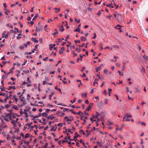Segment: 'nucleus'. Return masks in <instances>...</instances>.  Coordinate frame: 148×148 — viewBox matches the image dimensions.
Wrapping results in <instances>:
<instances>
[{"instance_id":"1","label":"nucleus","mask_w":148,"mask_h":148,"mask_svg":"<svg viewBox=\"0 0 148 148\" xmlns=\"http://www.w3.org/2000/svg\"><path fill=\"white\" fill-rule=\"evenodd\" d=\"M96 116L97 117V119L98 120H100L99 116H100L101 119H103L105 117V113L103 112H101L99 114L98 112H96Z\"/></svg>"},{"instance_id":"2","label":"nucleus","mask_w":148,"mask_h":148,"mask_svg":"<svg viewBox=\"0 0 148 148\" xmlns=\"http://www.w3.org/2000/svg\"><path fill=\"white\" fill-rule=\"evenodd\" d=\"M11 123L15 129L18 128V125L19 127L21 126V123L19 122H17V121H12Z\"/></svg>"},{"instance_id":"3","label":"nucleus","mask_w":148,"mask_h":148,"mask_svg":"<svg viewBox=\"0 0 148 148\" xmlns=\"http://www.w3.org/2000/svg\"><path fill=\"white\" fill-rule=\"evenodd\" d=\"M32 123H27L25 124V126L24 127L23 130L25 131L29 129L30 128V125H32Z\"/></svg>"},{"instance_id":"4","label":"nucleus","mask_w":148,"mask_h":148,"mask_svg":"<svg viewBox=\"0 0 148 148\" xmlns=\"http://www.w3.org/2000/svg\"><path fill=\"white\" fill-rule=\"evenodd\" d=\"M23 96V95L22 94H21L20 96L19 97V99H20V101H21L23 102V104L21 105V106H23L24 105H25V99L24 97H22Z\"/></svg>"},{"instance_id":"5","label":"nucleus","mask_w":148,"mask_h":148,"mask_svg":"<svg viewBox=\"0 0 148 148\" xmlns=\"http://www.w3.org/2000/svg\"><path fill=\"white\" fill-rule=\"evenodd\" d=\"M57 128V125L55 124L54 126H51L50 131L51 132H55Z\"/></svg>"},{"instance_id":"6","label":"nucleus","mask_w":148,"mask_h":148,"mask_svg":"<svg viewBox=\"0 0 148 148\" xmlns=\"http://www.w3.org/2000/svg\"><path fill=\"white\" fill-rule=\"evenodd\" d=\"M30 110L29 109H27L24 110V114H25V117L27 118L28 116L27 114V112H29Z\"/></svg>"},{"instance_id":"7","label":"nucleus","mask_w":148,"mask_h":148,"mask_svg":"<svg viewBox=\"0 0 148 148\" xmlns=\"http://www.w3.org/2000/svg\"><path fill=\"white\" fill-rule=\"evenodd\" d=\"M77 114H79L80 115V119L82 120L83 119V117L84 116V113L83 112H81V111H79V112H78Z\"/></svg>"},{"instance_id":"8","label":"nucleus","mask_w":148,"mask_h":148,"mask_svg":"<svg viewBox=\"0 0 148 148\" xmlns=\"http://www.w3.org/2000/svg\"><path fill=\"white\" fill-rule=\"evenodd\" d=\"M117 19L119 22H122L123 21V18L122 16H117Z\"/></svg>"},{"instance_id":"9","label":"nucleus","mask_w":148,"mask_h":148,"mask_svg":"<svg viewBox=\"0 0 148 148\" xmlns=\"http://www.w3.org/2000/svg\"><path fill=\"white\" fill-rule=\"evenodd\" d=\"M64 47H62L61 48V49L59 50V53L60 54H62L63 53V51H64Z\"/></svg>"},{"instance_id":"10","label":"nucleus","mask_w":148,"mask_h":148,"mask_svg":"<svg viewBox=\"0 0 148 148\" xmlns=\"http://www.w3.org/2000/svg\"><path fill=\"white\" fill-rule=\"evenodd\" d=\"M126 64V63L125 62H124L123 63V65L121 67V70L123 71L124 70L125 68L126 67L125 65Z\"/></svg>"},{"instance_id":"11","label":"nucleus","mask_w":148,"mask_h":148,"mask_svg":"<svg viewBox=\"0 0 148 148\" xmlns=\"http://www.w3.org/2000/svg\"><path fill=\"white\" fill-rule=\"evenodd\" d=\"M35 127L36 129H37V128L38 127V125H30V128L31 129V130H32L33 128Z\"/></svg>"},{"instance_id":"12","label":"nucleus","mask_w":148,"mask_h":148,"mask_svg":"<svg viewBox=\"0 0 148 148\" xmlns=\"http://www.w3.org/2000/svg\"><path fill=\"white\" fill-rule=\"evenodd\" d=\"M31 39L32 41H33L35 43H38V41L36 40V38L32 37Z\"/></svg>"},{"instance_id":"13","label":"nucleus","mask_w":148,"mask_h":148,"mask_svg":"<svg viewBox=\"0 0 148 148\" xmlns=\"http://www.w3.org/2000/svg\"><path fill=\"white\" fill-rule=\"evenodd\" d=\"M38 44H36L35 46V48L33 50H32V51L33 53H34L35 51H37V49L38 48Z\"/></svg>"},{"instance_id":"14","label":"nucleus","mask_w":148,"mask_h":148,"mask_svg":"<svg viewBox=\"0 0 148 148\" xmlns=\"http://www.w3.org/2000/svg\"><path fill=\"white\" fill-rule=\"evenodd\" d=\"M13 98L14 99L16 103L18 101V99L17 98L16 95H14L13 96Z\"/></svg>"},{"instance_id":"15","label":"nucleus","mask_w":148,"mask_h":148,"mask_svg":"<svg viewBox=\"0 0 148 148\" xmlns=\"http://www.w3.org/2000/svg\"><path fill=\"white\" fill-rule=\"evenodd\" d=\"M75 134L76 136H75L74 137V139H76V138L79 136L80 137H81V136L79 135L78 134L77 132H76Z\"/></svg>"},{"instance_id":"16","label":"nucleus","mask_w":148,"mask_h":148,"mask_svg":"<svg viewBox=\"0 0 148 148\" xmlns=\"http://www.w3.org/2000/svg\"><path fill=\"white\" fill-rule=\"evenodd\" d=\"M96 76L101 80H103V77L102 76H101L98 74H97Z\"/></svg>"},{"instance_id":"17","label":"nucleus","mask_w":148,"mask_h":148,"mask_svg":"<svg viewBox=\"0 0 148 148\" xmlns=\"http://www.w3.org/2000/svg\"><path fill=\"white\" fill-rule=\"evenodd\" d=\"M64 125H65V123L64 122V123H59L57 124V125L58 126H60V127H62Z\"/></svg>"},{"instance_id":"18","label":"nucleus","mask_w":148,"mask_h":148,"mask_svg":"<svg viewBox=\"0 0 148 148\" xmlns=\"http://www.w3.org/2000/svg\"><path fill=\"white\" fill-rule=\"evenodd\" d=\"M113 123L111 121H108V122L107 123V125L108 126H110L113 124Z\"/></svg>"},{"instance_id":"19","label":"nucleus","mask_w":148,"mask_h":148,"mask_svg":"<svg viewBox=\"0 0 148 148\" xmlns=\"http://www.w3.org/2000/svg\"><path fill=\"white\" fill-rule=\"evenodd\" d=\"M80 58H78L77 59V62H78L79 61V60H80L81 61H82V58H83V56L82 55H80Z\"/></svg>"},{"instance_id":"20","label":"nucleus","mask_w":148,"mask_h":148,"mask_svg":"<svg viewBox=\"0 0 148 148\" xmlns=\"http://www.w3.org/2000/svg\"><path fill=\"white\" fill-rule=\"evenodd\" d=\"M80 39L82 41H86V38H84L83 36H82L80 38Z\"/></svg>"},{"instance_id":"21","label":"nucleus","mask_w":148,"mask_h":148,"mask_svg":"<svg viewBox=\"0 0 148 148\" xmlns=\"http://www.w3.org/2000/svg\"><path fill=\"white\" fill-rule=\"evenodd\" d=\"M122 27V26H120L119 25H118L115 27V28L118 29H121V27Z\"/></svg>"},{"instance_id":"22","label":"nucleus","mask_w":148,"mask_h":148,"mask_svg":"<svg viewBox=\"0 0 148 148\" xmlns=\"http://www.w3.org/2000/svg\"><path fill=\"white\" fill-rule=\"evenodd\" d=\"M143 58L145 59V60L148 61V56H146L145 55H144L143 56Z\"/></svg>"},{"instance_id":"23","label":"nucleus","mask_w":148,"mask_h":148,"mask_svg":"<svg viewBox=\"0 0 148 148\" xmlns=\"http://www.w3.org/2000/svg\"><path fill=\"white\" fill-rule=\"evenodd\" d=\"M67 138L66 137H65L64 138V140H62V142L63 143H65V142H67Z\"/></svg>"},{"instance_id":"24","label":"nucleus","mask_w":148,"mask_h":148,"mask_svg":"<svg viewBox=\"0 0 148 148\" xmlns=\"http://www.w3.org/2000/svg\"><path fill=\"white\" fill-rule=\"evenodd\" d=\"M12 108L16 110H17L18 109V107L16 105H14V106H13L12 107Z\"/></svg>"},{"instance_id":"25","label":"nucleus","mask_w":148,"mask_h":148,"mask_svg":"<svg viewBox=\"0 0 148 148\" xmlns=\"http://www.w3.org/2000/svg\"><path fill=\"white\" fill-rule=\"evenodd\" d=\"M21 138V137H19L18 136H16L15 135L13 136V139H18V140H20Z\"/></svg>"},{"instance_id":"26","label":"nucleus","mask_w":148,"mask_h":148,"mask_svg":"<svg viewBox=\"0 0 148 148\" xmlns=\"http://www.w3.org/2000/svg\"><path fill=\"white\" fill-rule=\"evenodd\" d=\"M30 42L29 41H28L27 42L26 44H24V45H25V47H27L28 45H30Z\"/></svg>"},{"instance_id":"27","label":"nucleus","mask_w":148,"mask_h":148,"mask_svg":"<svg viewBox=\"0 0 148 148\" xmlns=\"http://www.w3.org/2000/svg\"><path fill=\"white\" fill-rule=\"evenodd\" d=\"M95 118H97V117L96 116V115L95 116L93 115L90 118V120H93V119Z\"/></svg>"},{"instance_id":"28","label":"nucleus","mask_w":148,"mask_h":148,"mask_svg":"<svg viewBox=\"0 0 148 148\" xmlns=\"http://www.w3.org/2000/svg\"><path fill=\"white\" fill-rule=\"evenodd\" d=\"M131 115H128L126 116V119L125 120H130V119H129L131 117Z\"/></svg>"},{"instance_id":"29","label":"nucleus","mask_w":148,"mask_h":148,"mask_svg":"<svg viewBox=\"0 0 148 148\" xmlns=\"http://www.w3.org/2000/svg\"><path fill=\"white\" fill-rule=\"evenodd\" d=\"M36 31L37 32H39L40 31V30L41 31H42L43 30V29H39L37 27H36Z\"/></svg>"},{"instance_id":"30","label":"nucleus","mask_w":148,"mask_h":148,"mask_svg":"<svg viewBox=\"0 0 148 148\" xmlns=\"http://www.w3.org/2000/svg\"><path fill=\"white\" fill-rule=\"evenodd\" d=\"M74 32H80V29L79 27H77L76 29L74 30Z\"/></svg>"},{"instance_id":"31","label":"nucleus","mask_w":148,"mask_h":148,"mask_svg":"<svg viewBox=\"0 0 148 148\" xmlns=\"http://www.w3.org/2000/svg\"><path fill=\"white\" fill-rule=\"evenodd\" d=\"M79 142L81 143H82L83 145L85 147H86L85 146V143L84 142L83 140L82 139H81L80 140Z\"/></svg>"},{"instance_id":"32","label":"nucleus","mask_w":148,"mask_h":148,"mask_svg":"<svg viewBox=\"0 0 148 148\" xmlns=\"http://www.w3.org/2000/svg\"><path fill=\"white\" fill-rule=\"evenodd\" d=\"M38 14H36L34 17L33 18L32 20H34L36 18H37L38 17Z\"/></svg>"},{"instance_id":"33","label":"nucleus","mask_w":148,"mask_h":148,"mask_svg":"<svg viewBox=\"0 0 148 148\" xmlns=\"http://www.w3.org/2000/svg\"><path fill=\"white\" fill-rule=\"evenodd\" d=\"M60 28V31H61L62 32L64 31V28H63V27L62 25L61 26V28Z\"/></svg>"},{"instance_id":"34","label":"nucleus","mask_w":148,"mask_h":148,"mask_svg":"<svg viewBox=\"0 0 148 148\" xmlns=\"http://www.w3.org/2000/svg\"><path fill=\"white\" fill-rule=\"evenodd\" d=\"M64 40V39L63 38H62L61 39L58 38V41L59 42H61L62 40Z\"/></svg>"},{"instance_id":"35","label":"nucleus","mask_w":148,"mask_h":148,"mask_svg":"<svg viewBox=\"0 0 148 148\" xmlns=\"http://www.w3.org/2000/svg\"><path fill=\"white\" fill-rule=\"evenodd\" d=\"M6 97L4 99V101H7L8 99H9L10 98V96L6 95Z\"/></svg>"},{"instance_id":"36","label":"nucleus","mask_w":148,"mask_h":148,"mask_svg":"<svg viewBox=\"0 0 148 148\" xmlns=\"http://www.w3.org/2000/svg\"><path fill=\"white\" fill-rule=\"evenodd\" d=\"M54 30L56 32H55L53 34V35H55L56 34H58V31L56 29H55Z\"/></svg>"},{"instance_id":"37","label":"nucleus","mask_w":148,"mask_h":148,"mask_svg":"<svg viewBox=\"0 0 148 148\" xmlns=\"http://www.w3.org/2000/svg\"><path fill=\"white\" fill-rule=\"evenodd\" d=\"M66 131L73 134V132H71L70 129H66Z\"/></svg>"},{"instance_id":"38","label":"nucleus","mask_w":148,"mask_h":148,"mask_svg":"<svg viewBox=\"0 0 148 148\" xmlns=\"http://www.w3.org/2000/svg\"><path fill=\"white\" fill-rule=\"evenodd\" d=\"M91 106H90V105H89L88 107V108H87V109H86V110H88V111H89L91 109Z\"/></svg>"},{"instance_id":"39","label":"nucleus","mask_w":148,"mask_h":148,"mask_svg":"<svg viewBox=\"0 0 148 148\" xmlns=\"http://www.w3.org/2000/svg\"><path fill=\"white\" fill-rule=\"evenodd\" d=\"M10 11L9 10H7V11L6 12H4V13L6 14V15H8L9 13H10Z\"/></svg>"},{"instance_id":"40","label":"nucleus","mask_w":148,"mask_h":148,"mask_svg":"<svg viewBox=\"0 0 148 148\" xmlns=\"http://www.w3.org/2000/svg\"><path fill=\"white\" fill-rule=\"evenodd\" d=\"M75 21L77 22V23H79L80 21V19H77L76 18H75Z\"/></svg>"},{"instance_id":"41","label":"nucleus","mask_w":148,"mask_h":148,"mask_svg":"<svg viewBox=\"0 0 148 148\" xmlns=\"http://www.w3.org/2000/svg\"><path fill=\"white\" fill-rule=\"evenodd\" d=\"M97 143L99 145V146L100 147H102V145H101L100 143L99 142H97Z\"/></svg>"},{"instance_id":"42","label":"nucleus","mask_w":148,"mask_h":148,"mask_svg":"<svg viewBox=\"0 0 148 148\" xmlns=\"http://www.w3.org/2000/svg\"><path fill=\"white\" fill-rule=\"evenodd\" d=\"M39 121L40 123H42L43 125H46L47 123L46 122H45V121H43L42 122V121Z\"/></svg>"},{"instance_id":"43","label":"nucleus","mask_w":148,"mask_h":148,"mask_svg":"<svg viewBox=\"0 0 148 148\" xmlns=\"http://www.w3.org/2000/svg\"><path fill=\"white\" fill-rule=\"evenodd\" d=\"M64 119H66V120H71V119H72V120H73V119H72V118H71V119H69V118H68L67 116H65V117H64Z\"/></svg>"},{"instance_id":"44","label":"nucleus","mask_w":148,"mask_h":148,"mask_svg":"<svg viewBox=\"0 0 148 148\" xmlns=\"http://www.w3.org/2000/svg\"><path fill=\"white\" fill-rule=\"evenodd\" d=\"M53 47L52 46V44H50L49 45V49L50 50H52Z\"/></svg>"},{"instance_id":"45","label":"nucleus","mask_w":148,"mask_h":148,"mask_svg":"<svg viewBox=\"0 0 148 148\" xmlns=\"http://www.w3.org/2000/svg\"><path fill=\"white\" fill-rule=\"evenodd\" d=\"M29 135L28 134H27L25 136L24 138L26 139L27 138L29 137Z\"/></svg>"},{"instance_id":"46","label":"nucleus","mask_w":148,"mask_h":148,"mask_svg":"<svg viewBox=\"0 0 148 148\" xmlns=\"http://www.w3.org/2000/svg\"><path fill=\"white\" fill-rule=\"evenodd\" d=\"M0 95L1 96H6V95L5 93H3L2 92H0Z\"/></svg>"},{"instance_id":"47","label":"nucleus","mask_w":148,"mask_h":148,"mask_svg":"<svg viewBox=\"0 0 148 148\" xmlns=\"http://www.w3.org/2000/svg\"><path fill=\"white\" fill-rule=\"evenodd\" d=\"M54 94V92H52L51 95H49V99L50 100L51 99V97Z\"/></svg>"},{"instance_id":"48","label":"nucleus","mask_w":148,"mask_h":148,"mask_svg":"<svg viewBox=\"0 0 148 148\" xmlns=\"http://www.w3.org/2000/svg\"><path fill=\"white\" fill-rule=\"evenodd\" d=\"M24 143L27 146H28L29 143V141H24Z\"/></svg>"},{"instance_id":"49","label":"nucleus","mask_w":148,"mask_h":148,"mask_svg":"<svg viewBox=\"0 0 148 148\" xmlns=\"http://www.w3.org/2000/svg\"><path fill=\"white\" fill-rule=\"evenodd\" d=\"M30 96L28 94L27 95V99L28 100H29L30 99Z\"/></svg>"},{"instance_id":"50","label":"nucleus","mask_w":148,"mask_h":148,"mask_svg":"<svg viewBox=\"0 0 148 148\" xmlns=\"http://www.w3.org/2000/svg\"><path fill=\"white\" fill-rule=\"evenodd\" d=\"M63 111L64 112H65L66 111H67L68 112H69V109L68 108H64L63 110Z\"/></svg>"},{"instance_id":"51","label":"nucleus","mask_w":148,"mask_h":148,"mask_svg":"<svg viewBox=\"0 0 148 148\" xmlns=\"http://www.w3.org/2000/svg\"><path fill=\"white\" fill-rule=\"evenodd\" d=\"M82 97L84 96L85 97H87V93H86L83 94H82Z\"/></svg>"},{"instance_id":"52","label":"nucleus","mask_w":148,"mask_h":148,"mask_svg":"<svg viewBox=\"0 0 148 148\" xmlns=\"http://www.w3.org/2000/svg\"><path fill=\"white\" fill-rule=\"evenodd\" d=\"M55 88L56 89V90H58L59 92H61V89L60 88H57V86H56L55 87Z\"/></svg>"},{"instance_id":"53","label":"nucleus","mask_w":148,"mask_h":148,"mask_svg":"<svg viewBox=\"0 0 148 148\" xmlns=\"http://www.w3.org/2000/svg\"><path fill=\"white\" fill-rule=\"evenodd\" d=\"M42 115L45 116H47L48 114L47 112H44L42 114Z\"/></svg>"},{"instance_id":"54","label":"nucleus","mask_w":148,"mask_h":148,"mask_svg":"<svg viewBox=\"0 0 148 148\" xmlns=\"http://www.w3.org/2000/svg\"><path fill=\"white\" fill-rule=\"evenodd\" d=\"M75 49L76 51H77V52H79L80 51V49H79L78 47L76 48Z\"/></svg>"},{"instance_id":"55","label":"nucleus","mask_w":148,"mask_h":148,"mask_svg":"<svg viewBox=\"0 0 148 148\" xmlns=\"http://www.w3.org/2000/svg\"><path fill=\"white\" fill-rule=\"evenodd\" d=\"M104 73L105 74H107L108 72V71L107 69H104L103 70Z\"/></svg>"},{"instance_id":"56","label":"nucleus","mask_w":148,"mask_h":148,"mask_svg":"<svg viewBox=\"0 0 148 148\" xmlns=\"http://www.w3.org/2000/svg\"><path fill=\"white\" fill-rule=\"evenodd\" d=\"M101 67H98L96 69V71L97 72L98 71L100 70L101 69Z\"/></svg>"},{"instance_id":"57","label":"nucleus","mask_w":148,"mask_h":148,"mask_svg":"<svg viewBox=\"0 0 148 148\" xmlns=\"http://www.w3.org/2000/svg\"><path fill=\"white\" fill-rule=\"evenodd\" d=\"M135 88L137 90L136 92H137L139 93V92H140V90L138 88V87L137 86V87H136Z\"/></svg>"},{"instance_id":"58","label":"nucleus","mask_w":148,"mask_h":148,"mask_svg":"<svg viewBox=\"0 0 148 148\" xmlns=\"http://www.w3.org/2000/svg\"><path fill=\"white\" fill-rule=\"evenodd\" d=\"M113 47L114 48H116L117 49H118L119 48V46L117 45H114L113 46Z\"/></svg>"},{"instance_id":"59","label":"nucleus","mask_w":148,"mask_h":148,"mask_svg":"<svg viewBox=\"0 0 148 148\" xmlns=\"http://www.w3.org/2000/svg\"><path fill=\"white\" fill-rule=\"evenodd\" d=\"M69 37H70L69 35L68 36H67L66 37V39L65 40V41H67V38H69Z\"/></svg>"},{"instance_id":"60","label":"nucleus","mask_w":148,"mask_h":148,"mask_svg":"<svg viewBox=\"0 0 148 148\" xmlns=\"http://www.w3.org/2000/svg\"><path fill=\"white\" fill-rule=\"evenodd\" d=\"M16 129V130L14 131V133H16V132L18 133L19 132L20 130L19 129H18L17 128Z\"/></svg>"},{"instance_id":"61","label":"nucleus","mask_w":148,"mask_h":148,"mask_svg":"<svg viewBox=\"0 0 148 148\" xmlns=\"http://www.w3.org/2000/svg\"><path fill=\"white\" fill-rule=\"evenodd\" d=\"M122 127H121V128H119L118 127H116V130H119L120 131H121L122 130Z\"/></svg>"},{"instance_id":"62","label":"nucleus","mask_w":148,"mask_h":148,"mask_svg":"<svg viewBox=\"0 0 148 148\" xmlns=\"http://www.w3.org/2000/svg\"><path fill=\"white\" fill-rule=\"evenodd\" d=\"M111 16H106V18L108 19L109 20H110L111 19Z\"/></svg>"},{"instance_id":"63","label":"nucleus","mask_w":148,"mask_h":148,"mask_svg":"<svg viewBox=\"0 0 148 148\" xmlns=\"http://www.w3.org/2000/svg\"><path fill=\"white\" fill-rule=\"evenodd\" d=\"M6 117L8 118L9 119L11 120V116L10 114H8L7 115Z\"/></svg>"},{"instance_id":"64","label":"nucleus","mask_w":148,"mask_h":148,"mask_svg":"<svg viewBox=\"0 0 148 148\" xmlns=\"http://www.w3.org/2000/svg\"><path fill=\"white\" fill-rule=\"evenodd\" d=\"M108 103V100L107 99H105V101H104V103L105 104H107Z\"/></svg>"}]
</instances>
